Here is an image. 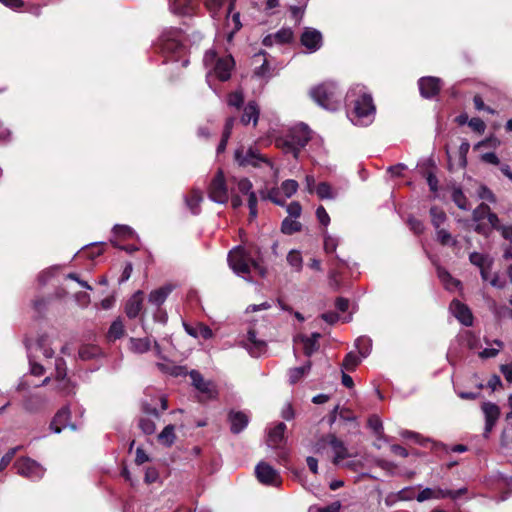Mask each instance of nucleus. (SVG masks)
<instances>
[{"label": "nucleus", "mask_w": 512, "mask_h": 512, "mask_svg": "<svg viewBox=\"0 0 512 512\" xmlns=\"http://www.w3.org/2000/svg\"><path fill=\"white\" fill-rule=\"evenodd\" d=\"M487 218V221L491 228H497V224L499 223V219L496 214L492 213L490 211V208L486 204H480L474 211H473V220L477 223L475 230L479 233H486V230L484 228V225L482 224V221Z\"/></svg>", "instance_id": "1a4fd4ad"}, {"label": "nucleus", "mask_w": 512, "mask_h": 512, "mask_svg": "<svg viewBox=\"0 0 512 512\" xmlns=\"http://www.w3.org/2000/svg\"><path fill=\"white\" fill-rule=\"evenodd\" d=\"M99 352L97 346L94 345H84L79 349V357L82 360H90L94 358Z\"/></svg>", "instance_id": "8fccbe9b"}, {"label": "nucleus", "mask_w": 512, "mask_h": 512, "mask_svg": "<svg viewBox=\"0 0 512 512\" xmlns=\"http://www.w3.org/2000/svg\"><path fill=\"white\" fill-rule=\"evenodd\" d=\"M311 368V363L307 362L304 366L292 368L289 370V381L291 384L297 383L305 375L308 374Z\"/></svg>", "instance_id": "72a5a7b5"}, {"label": "nucleus", "mask_w": 512, "mask_h": 512, "mask_svg": "<svg viewBox=\"0 0 512 512\" xmlns=\"http://www.w3.org/2000/svg\"><path fill=\"white\" fill-rule=\"evenodd\" d=\"M237 0H206L205 6L209 10L211 16L214 19H218L221 16V9L224 4L228 3V7L225 13V23L224 29L226 32V38L228 42H231L235 33H237L241 27L242 23L240 20L239 11L235 10Z\"/></svg>", "instance_id": "7ed1b4c3"}, {"label": "nucleus", "mask_w": 512, "mask_h": 512, "mask_svg": "<svg viewBox=\"0 0 512 512\" xmlns=\"http://www.w3.org/2000/svg\"><path fill=\"white\" fill-rule=\"evenodd\" d=\"M124 333V325L120 319H117L114 322H112L107 333V338L110 341H114L123 337Z\"/></svg>", "instance_id": "c9c22d12"}, {"label": "nucleus", "mask_w": 512, "mask_h": 512, "mask_svg": "<svg viewBox=\"0 0 512 512\" xmlns=\"http://www.w3.org/2000/svg\"><path fill=\"white\" fill-rule=\"evenodd\" d=\"M319 333H313L311 336L299 335L295 338L296 343L303 345V350L306 356H311L318 349Z\"/></svg>", "instance_id": "b1692460"}, {"label": "nucleus", "mask_w": 512, "mask_h": 512, "mask_svg": "<svg viewBox=\"0 0 512 512\" xmlns=\"http://www.w3.org/2000/svg\"><path fill=\"white\" fill-rule=\"evenodd\" d=\"M277 148L298 157L302 148L311 138V131L304 123H298L287 130L285 135H272Z\"/></svg>", "instance_id": "f03ea898"}, {"label": "nucleus", "mask_w": 512, "mask_h": 512, "mask_svg": "<svg viewBox=\"0 0 512 512\" xmlns=\"http://www.w3.org/2000/svg\"><path fill=\"white\" fill-rule=\"evenodd\" d=\"M184 329L187 334L194 338L202 337L203 339H211L214 336L211 328L203 323H198L195 326L184 324Z\"/></svg>", "instance_id": "bb28decb"}, {"label": "nucleus", "mask_w": 512, "mask_h": 512, "mask_svg": "<svg viewBox=\"0 0 512 512\" xmlns=\"http://www.w3.org/2000/svg\"><path fill=\"white\" fill-rule=\"evenodd\" d=\"M255 474L259 482L264 485L279 486L281 478L277 470L265 462H260L255 468Z\"/></svg>", "instance_id": "f8f14e48"}, {"label": "nucleus", "mask_w": 512, "mask_h": 512, "mask_svg": "<svg viewBox=\"0 0 512 512\" xmlns=\"http://www.w3.org/2000/svg\"><path fill=\"white\" fill-rule=\"evenodd\" d=\"M452 199L454 203L462 210H468L470 208L468 201L460 189H454L452 192Z\"/></svg>", "instance_id": "09e8293b"}, {"label": "nucleus", "mask_w": 512, "mask_h": 512, "mask_svg": "<svg viewBox=\"0 0 512 512\" xmlns=\"http://www.w3.org/2000/svg\"><path fill=\"white\" fill-rule=\"evenodd\" d=\"M175 441L174 426L167 425L162 430V444L172 445Z\"/></svg>", "instance_id": "6e6d98bb"}, {"label": "nucleus", "mask_w": 512, "mask_h": 512, "mask_svg": "<svg viewBox=\"0 0 512 512\" xmlns=\"http://www.w3.org/2000/svg\"><path fill=\"white\" fill-rule=\"evenodd\" d=\"M234 122H235L234 117H230L227 119V121L225 123L221 142L219 143V145L217 147V153H222L226 149V145H227L228 139L231 135Z\"/></svg>", "instance_id": "f704fd0d"}, {"label": "nucleus", "mask_w": 512, "mask_h": 512, "mask_svg": "<svg viewBox=\"0 0 512 512\" xmlns=\"http://www.w3.org/2000/svg\"><path fill=\"white\" fill-rule=\"evenodd\" d=\"M414 498L416 499V495L412 487L403 488L395 496V499L400 501H410Z\"/></svg>", "instance_id": "13d9d810"}, {"label": "nucleus", "mask_w": 512, "mask_h": 512, "mask_svg": "<svg viewBox=\"0 0 512 512\" xmlns=\"http://www.w3.org/2000/svg\"><path fill=\"white\" fill-rule=\"evenodd\" d=\"M234 159L240 166L253 165L256 166L260 161H263L259 151L252 147H238L234 152Z\"/></svg>", "instance_id": "9b49d317"}, {"label": "nucleus", "mask_w": 512, "mask_h": 512, "mask_svg": "<svg viewBox=\"0 0 512 512\" xmlns=\"http://www.w3.org/2000/svg\"><path fill=\"white\" fill-rule=\"evenodd\" d=\"M408 224L415 234H421L425 229L423 222L415 218H409Z\"/></svg>", "instance_id": "69168bd1"}, {"label": "nucleus", "mask_w": 512, "mask_h": 512, "mask_svg": "<svg viewBox=\"0 0 512 512\" xmlns=\"http://www.w3.org/2000/svg\"><path fill=\"white\" fill-rule=\"evenodd\" d=\"M139 427L147 435L152 434L156 429L155 423L148 418H141L139 421Z\"/></svg>", "instance_id": "680f3d73"}, {"label": "nucleus", "mask_w": 512, "mask_h": 512, "mask_svg": "<svg viewBox=\"0 0 512 512\" xmlns=\"http://www.w3.org/2000/svg\"><path fill=\"white\" fill-rule=\"evenodd\" d=\"M259 119V108L256 105L255 102H249L245 108L244 112L241 116V123L243 125H248L250 122H253V125L255 126Z\"/></svg>", "instance_id": "c85d7f7f"}, {"label": "nucleus", "mask_w": 512, "mask_h": 512, "mask_svg": "<svg viewBox=\"0 0 512 512\" xmlns=\"http://www.w3.org/2000/svg\"><path fill=\"white\" fill-rule=\"evenodd\" d=\"M478 196L481 199H483V200H487L489 202H495L494 194L492 193V191L490 189H488L485 186H480L479 187V189H478Z\"/></svg>", "instance_id": "338daca9"}, {"label": "nucleus", "mask_w": 512, "mask_h": 512, "mask_svg": "<svg viewBox=\"0 0 512 512\" xmlns=\"http://www.w3.org/2000/svg\"><path fill=\"white\" fill-rule=\"evenodd\" d=\"M42 406V398L39 395H28L23 400V408L30 412H37Z\"/></svg>", "instance_id": "473e14b6"}, {"label": "nucleus", "mask_w": 512, "mask_h": 512, "mask_svg": "<svg viewBox=\"0 0 512 512\" xmlns=\"http://www.w3.org/2000/svg\"><path fill=\"white\" fill-rule=\"evenodd\" d=\"M232 183H234L237 187V190L242 193V194H248V196H250V193L253 192L252 191V183L250 182L249 179L247 178H236V177H233L231 179Z\"/></svg>", "instance_id": "c03bdc74"}, {"label": "nucleus", "mask_w": 512, "mask_h": 512, "mask_svg": "<svg viewBox=\"0 0 512 512\" xmlns=\"http://www.w3.org/2000/svg\"><path fill=\"white\" fill-rule=\"evenodd\" d=\"M238 344L245 348L253 357L260 356L266 349V343L256 337L254 330H249L246 335L240 337Z\"/></svg>", "instance_id": "9d476101"}, {"label": "nucleus", "mask_w": 512, "mask_h": 512, "mask_svg": "<svg viewBox=\"0 0 512 512\" xmlns=\"http://www.w3.org/2000/svg\"><path fill=\"white\" fill-rule=\"evenodd\" d=\"M495 345L497 347H493V348H485L484 350H482L480 353H479V356L483 359H487V358H493L495 357L500 349L502 348V342L500 341H495Z\"/></svg>", "instance_id": "bf43d9fd"}, {"label": "nucleus", "mask_w": 512, "mask_h": 512, "mask_svg": "<svg viewBox=\"0 0 512 512\" xmlns=\"http://www.w3.org/2000/svg\"><path fill=\"white\" fill-rule=\"evenodd\" d=\"M348 116L354 125L368 126L375 119L376 108L372 96L361 85L352 87L347 93Z\"/></svg>", "instance_id": "f257e3e1"}, {"label": "nucleus", "mask_w": 512, "mask_h": 512, "mask_svg": "<svg viewBox=\"0 0 512 512\" xmlns=\"http://www.w3.org/2000/svg\"><path fill=\"white\" fill-rule=\"evenodd\" d=\"M287 263L294 269L296 272H300L303 267V258L298 250L289 251L286 257Z\"/></svg>", "instance_id": "e433bc0d"}, {"label": "nucleus", "mask_w": 512, "mask_h": 512, "mask_svg": "<svg viewBox=\"0 0 512 512\" xmlns=\"http://www.w3.org/2000/svg\"><path fill=\"white\" fill-rule=\"evenodd\" d=\"M261 65L259 67H255L254 74L258 77H266L268 76V61L266 59V53L260 52L258 54H255L253 57V63L257 64L260 63Z\"/></svg>", "instance_id": "2f4dec72"}, {"label": "nucleus", "mask_w": 512, "mask_h": 512, "mask_svg": "<svg viewBox=\"0 0 512 512\" xmlns=\"http://www.w3.org/2000/svg\"><path fill=\"white\" fill-rule=\"evenodd\" d=\"M203 193L200 189H192L184 196V201L187 209L192 214H198L201 210V203L203 202Z\"/></svg>", "instance_id": "412c9836"}, {"label": "nucleus", "mask_w": 512, "mask_h": 512, "mask_svg": "<svg viewBox=\"0 0 512 512\" xmlns=\"http://www.w3.org/2000/svg\"><path fill=\"white\" fill-rule=\"evenodd\" d=\"M436 236L442 245L455 246L457 244V240L445 229H436Z\"/></svg>", "instance_id": "a18cd8bd"}, {"label": "nucleus", "mask_w": 512, "mask_h": 512, "mask_svg": "<svg viewBox=\"0 0 512 512\" xmlns=\"http://www.w3.org/2000/svg\"><path fill=\"white\" fill-rule=\"evenodd\" d=\"M286 425L284 423H278L268 432L267 444L271 448H276L282 442L284 438V432Z\"/></svg>", "instance_id": "cd10ccee"}, {"label": "nucleus", "mask_w": 512, "mask_h": 512, "mask_svg": "<svg viewBox=\"0 0 512 512\" xmlns=\"http://www.w3.org/2000/svg\"><path fill=\"white\" fill-rule=\"evenodd\" d=\"M105 245V243L91 244L90 246H87L85 249H83L82 253L85 257L93 260L102 255Z\"/></svg>", "instance_id": "a19ab883"}, {"label": "nucleus", "mask_w": 512, "mask_h": 512, "mask_svg": "<svg viewBox=\"0 0 512 512\" xmlns=\"http://www.w3.org/2000/svg\"><path fill=\"white\" fill-rule=\"evenodd\" d=\"M189 375L192 385L202 394L204 399H213L216 397L217 389L213 382L205 380L196 370H192Z\"/></svg>", "instance_id": "ddd939ff"}, {"label": "nucleus", "mask_w": 512, "mask_h": 512, "mask_svg": "<svg viewBox=\"0 0 512 512\" xmlns=\"http://www.w3.org/2000/svg\"><path fill=\"white\" fill-rule=\"evenodd\" d=\"M21 448L22 446L11 448L2 456L0 460V471L4 470L11 463L16 452Z\"/></svg>", "instance_id": "864d4df0"}, {"label": "nucleus", "mask_w": 512, "mask_h": 512, "mask_svg": "<svg viewBox=\"0 0 512 512\" xmlns=\"http://www.w3.org/2000/svg\"><path fill=\"white\" fill-rule=\"evenodd\" d=\"M203 61L206 67H213L215 75L221 81H226L230 78L231 70L234 67V59L230 55L216 59L215 51L210 50L205 53Z\"/></svg>", "instance_id": "423d86ee"}, {"label": "nucleus", "mask_w": 512, "mask_h": 512, "mask_svg": "<svg viewBox=\"0 0 512 512\" xmlns=\"http://www.w3.org/2000/svg\"><path fill=\"white\" fill-rule=\"evenodd\" d=\"M468 125H469V127L472 128V130H474L480 134L483 133L486 128L484 121L477 117L470 119L468 122Z\"/></svg>", "instance_id": "0e129e2a"}, {"label": "nucleus", "mask_w": 512, "mask_h": 512, "mask_svg": "<svg viewBox=\"0 0 512 512\" xmlns=\"http://www.w3.org/2000/svg\"><path fill=\"white\" fill-rule=\"evenodd\" d=\"M244 101L243 94L240 91H235L228 96L227 103L231 107L239 108Z\"/></svg>", "instance_id": "052dcab7"}, {"label": "nucleus", "mask_w": 512, "mask_h": 512, "mask_svg": "<svg viewBox=\"0 0 512 512\" xmlns=\"http://www.w3.org/2000/svg\"><path fill=\"white\" fill-rule=\"evenodd\" d=\"M208 197L210 200L225 204L229 199V190L225 182L222 170H218L208 186Z\"/></svg>", "instance_id": "0eeeda50"}, {"label": "nucleus", "mask_w": 512, "mask_h": 512, "mask_svg": "<svg viewBox=\"0 0 512 512\" xmlns=\"http://www.w3.org/2000/svg\"><path fill=\"white\" fill-rule=\"evenodd\" d=\"M229 420L233 433L241 432L248 424V417L242 412H231Z\"/></svg>", "instance_id": "c756f323"}, {"label": "nucleus", "mask_w": 512, "mask_h": 512, "mask_svg": "<svg viewBox=\"0 0 512 512\" xmlns=\"http://www.w3.org/2000/svg\"><path fill=\"white\" fill-rule=\"evenodd\" d=\"M228 263L231 269L239 276L246 278L252 272L260 276L265 275V269L254 259L251 254L241 246L235 247L228 255Z\"/></svg>", "instance_id": "20e7f679"}, {"label": "nucleus", "mask_w": 512, "mask_h": 512, "mask_svg": "<svg viewBox=\"0 0 512 512\" xmlns=\"http://www.w3.org/2000/svg\"><path fill=\"white\" fill-rule=\"evenodd\" d=\"M132 349L139 353L147 352L150 348L149 341L147 339H131Z\"/></svg>", "instance_id": "4d7b16f0"}, {"label": "nucleus", "mask_w": 512, "mask_h": 512, "mask_svg": "<svg viewBox=\"0 0 512 512\" xmlns=\"http://www.w3.org/2000/svg\"><path fill=\"white\" fill-rule=\"evenodd\" d=\"M361 362V359L353 352L346 355L343 360L342 367L347 371H353Z\"/></svg>", "instance_id": "49530a36"}, {"label": "nucleus", "mask_w": 512, "mask_h": 512, "mask_svg": "<svg viewBox=\"0 0 512 512\" xmlns=\"http://www.w3.org/2000/svg\"><path fill=\"white\" fill-rule=\"evenodd\" d=\"M328 443L331 446L333 452H334V463L339 464L342 460L346 459L350 456V454L347 451V448L345 447L344 443L337 439L334 435H329L327 437Z\"/></svg>", "instance_id": "5701e85b"}, {"label": "nucleus", "mask_w": 512, "mask_h": 512, "mask_svg": "<svg viewBox=\"0 0 512 512\" xmlns=\"http://www.w3.org/2000/svg\"><path fill=\"white\" fill-rule=\"evenodd\" d=\"M277 44L289 43L293 39V32L289 28H283L273 34Z\"/></svg>", "instance_id": "de8ad7c7"}, {"label": "nucleus", "mask_w": 512, "mask_h": 512, "mask_svg": "<svg viewBox=\"0 0 512 512\" xmlns=\"http://www.w3.org/2000/svg\"><path fill=\"white\" fill-rule=\"evenodd\" d=\"M197 6V0H173L170 10L176 15H189Z\"/></svg>", "instance_id": "393cba45"}, {"label": "nucleus", "mask_w": 512, "mask_h": 512, "mask_svg": "<svg viewBox=\"0 0 512 512\" xmlns=\"http://www.w3.org/2000/svg\"><path fill=\"white\" fill-rule=\"evenodd\" d=\"M55 371H56V380L62 381L66 379L67 376V366L66 361L59 357L55 360Z\"/></svg>", "instance_id": "3c124183"}, {"label": "nucleus", "mask_w": 512, "mask_h": 512, "mask_svg": "<svg viewBox=\"0 0 512 512\" xmlns=\"http://www.w3.org/2000/svg\"><path fill=\"white\" fill-rule=\"evenodd\" d=\"M470 262L476 266H478L480 269L482 267H491L492 266V259L488 257L487 255L474 252L470 254Z\"/></svg>", "instance_id": "ea45409f"}, {"label": "nucleus", "mask_w": 512, "mask_h": 512, "mask_svg": "<svg viewBox=\"0 0 512 512\" xmlns=\"http://www.w3.org/2000/svg\"><path fill=\"white\" fill-rule=\"evenodd\" d=\"M431 222L434 226L435 230L441 228V226L446 222V214L445 212L438 207H431L430 209Z\"/></svg>", "instance_id": "4c0bfd02"}, {"label": "nucleus", "mask_w": 512, "mask_h": 512, "mask_svg": "<svg viewBox=\"0 0 512 512\" xmlns=\"http://www.w3.org/2000/svg\"><path fill=\"white\" fill-rule=\"evenodd\" d=\"M452 496V492L441 488H424L416 496L418 502H424L432 499H443Z\"/></svg>", "instance_id": "4be33fe9"}, {"label": "nucleus", "mask_w": 512, "mask_h": 512, "mask_svg": "<svg viewBox=\"0 0 512 512\" xmlns=\"http://www.w3.org/2000/svg\"><path fill=\"white\" fill-rule=\"evenodd\" d=\"M300 41L308 52L313 53L320 49L323 38L321 32L317 29L306 27L301 34Z\"/></svg>", "instance_id": "2eb2a0df"}, {"label": "nucleus", "mask_w": 512, "mask_h": 512, "mask_svg": "<svg viewBox=\"0 0 512 512\" xmlns=\"http://www.w3.org/2000/svg\"><path fill=\"white\" fill-rule=\"evenodd\" d=\"M418 84L421 95L425 98H431L439 92L441 81L439 78L429 76L422 77Z\"/></svg>", "instance_id": "f3484780"}, {"label": "nucleus", "mask_w": 512, "mask_h": 512, "mask_svg": "<svg viewBox=\"0 0 512 512\" xmlns=\"http://www.w3.org/2000/svg\"><path fill=\"white\" fill-rule=\"evenodd\" d=\"M14 467L17 469L18 474L31 480H39L45 474V468L29 457L17 459L14 463Z\"/></svg>", "instance_id": "6e6552de"}, {"label": "nucleus", "mask_w": 512, "mask_h": 512, "mask_svg": "<svg viewBox=\"0 0 512 512\" xmlns=\"http://www.w3.org/2000/svg\"><path fill=\"white\" fill-rule=\"evenodd\" d=\"M315 192L318 195V197L321 199L335 198V193H334L332 187L326 182L319 183L316 187Z\"/></svg>", "instance_id": "37998d69"}, {"label": "nucleus", "mask_w": 512, "mask_h": 512, "mask_svg": "<svg viewBox=\"0 0 512 512\" xmlns=\"http://www.w3.org/2000/svg\"><path fill=\"white\" fill-rule=\"evenodd\" d=\"M341 508V503L336 501L331 503L328 506L321 507V506H311L309 508V512H339Z\"/></svg>", "instance_id": "5fc2aeb1"}, {"label": "nucleus", "mask_w": 512, "mask_h": 512, "mask_svg": "<svg viewBox=\"0 0 512 512\" xmlns=\"http://www.w3.org/2000/svg\"><path fill=\"white\" fill-rule=\"evenodd\" d=\"M451 313L465 326L473 323V316L470 309L459 300H453L450 304Z\"/></svg>", "instance_id": "dca6fc26"}, {"label": "nucleus", "mask_w": 512, "mask_h": 512, "mask_svg": "<svg viewBox=\"0 0 512 512\" xmlns=\"http://www.w3.org/2000/svg\"><path fill=\"white\" fill-rule=\"evenodd\" d=\"M301 230V224L295 219L285 218L281 225V231L284 234H293Z\"/></svg>", "instance_id": "79ce46f5"}, {"label": "nucleus", "mask_w": 512, "mask_h": 512, "mask_svg": "<svg viewBox=\"0 0 512 512\" xmlns=\"http://www.w3.org/2000/svg\"><path fill=\"white\" fill-rule=\"evenodd\" d=\"M298 189V183L295 180L289 179L285 180L279 189H272L268 198L277 205H283L285 200L281 199V195L285 198H290L292 195L296 193Z\"/></svg>", "instance_id": "4468645a"}, {"label": "nucleus", "mask_w": 512, "mask_h": 512, "mask_svg": "<svg viewBox=\"0 0 512 512\" xmlns=\"http://www.w3.org/2000/svg\"><path fill=\"white\" fill-rule=\"evenodd\" d=\"M148 303L153 306V310L151 313L149 312V309L146 307L141 314V320L143 322V325L146 324L149 317L151 316L152 319L156 322L158 320V313L160 312V288L154 289L151 291L149 295Z\"/></svg>", "instance_id": "a211bd4d"}, {"label": "nucleus", "mask_w": 512, "mask_h": 512, "mask_svg": "<svg viewBox=\"0 0 512 512\" xmlns=\"http://www.w3.org/2000/svg\"><path fill=\"white\" fill-rule=\"evenodd\" d=\"M113 233L117 238L130 239L133 237V230L126 225H115Z\"/></svg>", "instance_id": "603ef678"}, {"label": "nucleus", "mask_w": 512, "mask_h": 512, "mask_svg": "<svg viewBox=\"0 0 512 512\" xmlns=\"http://www.w3.org/2000/svg\"><path fill=\"white\" fill-rule=\"evenodd\" d=\"M248 207L250 211V218L255 219L257 217V197L254 192L250 193V196L248 197Z\"/></svg>", "instance_id": "e2e57ef3"}, {"label": "nucleus", "mask_w": 512, "mask_h": 512, "mask_svg": "<svg viewBox=\"0 0 512 512\" xmlns=\"http://www.w3.org/2000/svg\"><path fill=\"white\" fill-rule=\"evenodd\" d=\"M310 95L319 106L327 110H337L342 103V93L333 82H325L314 87Z\"/></svg>", "instance_id": "39448f33"}, {"label": "nucleus", "mask_w": 512, "mask_h": 512, "mask_svg": "<svg viewBox=\"0 0 512 512\" xmlns=\"http://www.w3.org/2000/svg\"><path fill=\"white\" fill-rule=\"evenodd\" d=\"M368 426L376 433L382 430V421L377 415H372L368 420Z\"/></svg>", "instance_id": "774afa93"}, {"label": "nucleus", "mask_w": 512, "mask_h": 512, "mask_svg": "<svg viewBox=\"0 0 512 512\" xmlns=\"http://www.w3.org/2000/svg\"><path fill=\"white\" fill-rule=\"evenodd\" d=\"M482 411L485 416V432L489 433L500 416V409L494 403L485 402L482 405Z\"/></svg>", "instance_id": "aec40b11"}, {"label": "nucleus", "mask_w": 512, "mask_h": 512, "mask_svg": "<svg viewBox=\"0 0 512 512\" xmlns=\"http://www.w3.org/2000/svg\"><path fill=\"white\" fill-rule=\"evenodd\" d=\"M355 346L359 351V354L362 358H365L369 355L372 347L371 339L365 336L357 338L355 342Z\"/></svg>", "instance_id": "58836bf2"}, {"label": "nucleus", "mask_w": 512, "mask_h": 512, "mask_svg": "<svg viewBox=\"0 0 512 512\" xmlns=\"http://www.w3.org/2000/svg\"><path fill=\"white\" fill-rule=\"evenodd\" d=\"M437 274L442 282V284L445 286L447 290L455 291L459 289L460 282L456 279H454L446 270L442 268L437 269Z\"/></svg>", "instance_id": "7c9ffc66"}, {"label": "nucleus", "mask_w": 512, "mask_h": 512, "mask_svg": "<svg viewBox=\"0 0 512 512\" xmlns=\"http://www.w3.org/2000/svg\"><path fill=\"white\" fill-rule=\"evenodd\" d=\"M144 293L142 291H137L134 293L125 303V313L128 318L134 319L140 315L142 311V303H143Z\"/></svg>", "instance_id": "6ab92c4d"}, {"label": "nucleus", "mask_w": 512, "mask_h": 512, "mask_svg": "<svg viewBox=\"0 0 512 512\" xmlns=\"http://www.w3.org/2000/svg\"><path fill=\"white\" fill-rule=\"evenodd\" d=\"M70 419V410L68 407L61 408L53 417L50 423V429L55 433H60Z\"/></svg>", "instance_id": "a878e982"}]
</instances>
